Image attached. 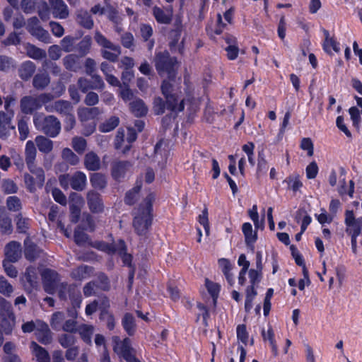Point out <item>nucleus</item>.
<instances>
[{
	"label": "nucleus",
	"instance_id": "obj_1",
	"mask_svg": "<svg viewBox=\"0 0 362 362\" xmlns=\"http://www.w3.org/2000/svg\"><path fill=\"white\" fill-rule=\"evenodd\" d=\"M154 193L151 192L138 206V213L133 218L132 226L136 235H145L153 224Z\"/></svg>",
	"mask_w": 362,
	"mask_h": 362
},
{
	"label": "nucleus",
	"instance_id": "obj_2",
	"mask_svg": "<svg viewBox=\"0 0 362 362\" xmlns=\"http://www.w3.org/2000/svg\"><path fill=\"white\" fill-rule=\"evenodd\" d=\"M154 64L160 76H166L170 80H175L179 67L177 57L171 56L166 49L156 52Z\"/></svg>",
	"mask_w": 362,
	"mask_h": 362
},
{
	"label": "nucleus",
	"instance_id": "obj_3",
	"mask_svg": "<svg viewBox=\"0 0 362 362\" xmlns=\"http://www.w3.org/2000/svg\"><path fill=\"white\" fill-rule=\"evenodd\" d=\"M175 80L163 79L160 85V90L167 103V109L173 112H181L185 110V100L179 102L177 93L175 92V86L172 81Z\"/></svg>",
	"mask_w": 362,
	"mask_h": 362
},
{
	"label": "nucleus",
	"instance_id": "obj_4",
	"mask_svg": "<svg viewBox=\"0 0 362 362\" xmlns=\"http://www.w3.org/2000/svg\"><path fill=\"white\" fill-rule=\"evenodd\" d=\"M35 127L49 137H55L61 130V123L59 119L52 115H35L33 117Z\"/></svg>",
	"mask_w": 362,
	"mask_h": 362
},
{
	"label": "nucleus",
	"instance_id": "obj_5",
	"mask_svg": "<svg viewBox=\"0 0 362 362\" xmlns=\"http://www.w3.org/2000/svg\"><path fill=\"white\" fill-rule=\"evenodd\" d=\"M53 96L50 93H42L36 97L25 95L21 99V109L23 114H33L43 105L52 101Z\"/></svg>",
	"mask_w": 362,
	"mask_h": 362
},
{
	"label": "nucleus",
	"instance_id": "obj_6",
	"mask_svg": "<svg viewBox=\"0 0 362 362\" xmlns=\"http://www.w3.org/2000/svg\"><path fill=\"white\" fill-rule=\"evenodd\" d=\"M112 341L113 351L119 358H124L127 362H141L136 357L129 338L126 337L121 340L118 337H115L112 339Z\"/></svg>",
	"mask_w": 362,
	"mask_h": 362
},
{
	"label": "nucleus",
	"instance_id": "obj_7",
	"mask_svg": "<svg viewBox=\"0 0 362 362\" xmlns=\"http://www.w3.org/2000/svg\"><path fill=\"white\" fill-rule=\"evenodd\" d=\"M25 28L29 34L39 41L46 44L52 43L50 35L40 25V21L36 16L28 19Z\"/></svg>",
	"mask_w": 362,
	"mask_h": 362
},
{
	"label": "nucleus",
	"instance_id": "obj_8",
	"mask_svg": "<svg viewBox=\"0 0 362 362\" xmlns=\"http://www.w3.org/2000/svg\"><path fill=\"white\" fill-rule=\"evenodd\" d=\"M41 277L45 292L53 294L60 281L59 273L50 268H46L41 272Z\"/></svg>",
	"mask_w": 362,
	"mask_h": 362
},
{
	"label": "nucleus",
	"instance_id": "obj_9",
	"mask_svg": "<svg viewBox=\"0 0 362 362\" xmlns=\"http://www.w3.org/2000/svg\"><path fill=\"white\" fill-rule=\"evenodd\" d=\"M35 336L37 340L42 344L49 345L52 344V330L49 328V325L42 320H37Z\"/></svg>",
	"mask_w": 362,
	"mask_h": 362
},
{
	"label": "nucleus",
	"instance_id": "obj_10",
	"mask_svg": "<svg viewBox=\"0 0 362 362\" xmlns=\"http://www.w3.org/2000/svg\"><path fill=\"white\" fill-rule=\"evenodd\" d=\"M132 163L129 160H115L111 163V176L117 182H121L127 175Z\"/></svg>",
	"mask_w": 362,
	"mask_h": 362
},
{
	"label": "nucleus",
	"instance_id": "obj_11",
	"mask_svg": "<svg viewBox=\"0 0 362 362\" xmlns=\"http://www.w3.org/2000/svg\"><path fill=\"white\" fill-rule=\"evenodd\" d=\"M86 199L88 208L92 213L99 214L104 211V202L99 192L90 190L87 193Z\"/></svg>",
	"mask_w": 362,
	"mask_h": 362
},
{
	"label": "nucleus",
	"instance_id": "obj_12",
	"mask_svg": "<svg viewBox=\"0 0 362 362\" xmlns=\"http://www.w3.org/2000/svg\"><path fill=\"white\" fill-rule=\"evenodd\" d=\"M6 259L8 262H16L22 257V246L18 241H11L4 248Z\"/></svg>",
	"mask_w": 362,
	"mask_h": 362
},
{
	"label": "nucleus",
	"instance_id": "obj_13",
	"mask_svg": "<svg viewBox=\"0 0 362 362\" xmlns=\"http://www.w3.org/2000/svg\"><path fill=\"white\" fill-rule=\"evenodd\" d=\"M321 30L325 37V40L322 44V49L324 52L329 55L333 54L332 50L337 53H339L341 50L340 43L337 40L335 37H330L329 31L328 30H325V28H322Z\"/></svg>",
	"mask_w": 362,
	"mask_h": 362
},
{
	"label": "nucleus",
	"instance_id": "obj_14",
	"mask_svg": "<svg viewBox=\"0 0 362 362\" xmlns=\"http://www.w3.org/2000/svg\"><path fill=\"white\" fill-rule=\"evenodd\" d=\"M13 118V117L6 115V112L0 110V139H7L10 131L15 130V126L11 124Z\"/></svg>",
	"mask_w": 362,
	"mask_h": 362
},
{
	"label": "nucleus",
	"instance_id": "obj_15",
	"mask_svg": "<svg viewBox=\"0 0 362 362\" xmlns=\"http://www.w3.org/2000/svg\"><path fill=\"white\" fill-rule=\"evenodd\" d=\"M153 16L156 21L160 24H170L173 20V8L170 6L168 9L164 11L163 8L155 6L152 11Z\"/></svg>",
	"mask_w": 362,
	"mask_h": 362
},
{
	"label": "nucleus",
	"instance_id": "obj_16",
	"mask_svg": "<svg viewBox=\"0 0 362 362\" xmlns=\"http://www.w3.org/2000/svg\"><path fill=\"white\" fill-rule=\"evenodd\" d=\"M48 1H49L54 17L64 19L69 16L68 7L63 0H48Z\"/></svg>",
	"mask_w": 362,
	"mask_h": 362
},
{
	"label": "nucleus",
	"instance_id": "obj_17",
	"mask_svg": "<svg viewBox=\"0 0 362 362\" xmlns=\"http://www.w3.org/2000/svg\"><path fill=\"white\" fill-rule=\"evenodd\" d=\"M62 158L65 161V163H62L57 165L60 170H67L68 167L66 163L71 165H76L79 162L78 157L69 148H64L62 151Z\"/></svg>",
	"mask_w": 362,
	"mask_h": 362
},
{
	"label": "nucleus",
	"instance_id": "obj_18",
	"mask_svg": "<svg viewBox=\"0 0 362 362\" xmlns=\"http://www.w3.org/2000/svg\"><path fill=\"white\" fill-rule=\"evenodd\" d=\"M36 148L31 140H28L25 148V161L30 173H34Z\"/></svg>",
	"mask_w": 362,
	"mask_h": 362
},
{
	"label": "nucleus",
	"instance_id": "obj_19",
	"mask_svg": "<svg viewBox=\"0 0 362 362\" xmlns=\"http://www.w3.org/2000/svg\"><path fill=\"white\" fill-rule=\"evenodd\" d=\"M242 233L245 237V242L247 247L254 248V245L257 241V233L253 231L252 226L250 222H245L242 225Z\"/></svg>",
	"mask_w": 362,
	"mask_h": 362
},
{
	"label": "nucleus",
	"instance_id": "obj_20",
	"mask_svg": "<svg viewBox=\"0 0 362 362\" xmlns=\"http://www.w3.org/2000/svg\"><path fill=\"white\" fill-rule=\"evenodd\" d=\"M12 220L4 208L0 207V232L10 235L13 233Z\"/></svg>",
	"mask_w": 362,
	"mask_h": 362
},
{
	"label": "nucleus",
	"instance_id": "obj_21",
	"mask_svg": "<svg viewBox=\"0 0 362 362\" xmlns=\"http://www.w3.org/2000/svg\"><path fill=\"white\" fill-rule=\"evenodd\" d=\"M84 165L88 170L98 171L101 166L100 158L95 152H88L84 156Z\"/></svg>",
	"mask_w": 362,
	"mask_h": 362
},
{
	"label": "nucleus",
	"instance_id": "obj_22",
	"mask_svg": "<svg viewBox=\"0 0 362 362\" xmlns=\"http://www.w3.org/2000/svg\"><path fill=\"white\" fill-rule=\"evenodd\" d=\"M0 329L5 335H11L16 325V317L14 313L0 315Z\"/></svg>",
	"mask_w": 362,
	"mask_h": 362
},
{
	"label": "nucleus",
	"instance_id": "obj_23",
	"mask_svg": "<svg viewBox=\"0 0 362 362\" xmlns=\"http://www.w3.org/2000/svg\"><path fill=\"white\" fill-rule=\"evenodd\" d=\"M24 277L25 279V286L27 289L33 290L38 287V277L36 268L32 266L25 269Z\"/></svg>",
	"mask_w": 362,
	"mask_h": 362
},
{
	"label": "nucleus",
	"instance_id": "obj_24",
	"mask_svg": "<svg viewBox=\"0 0 362 362\" xmlns=\"http://www.w3.org/2000/svg\"><path fill=\"white\" fill-rule=\"evenodd\" d=\"M100 114L101 110L98 107H85L80 108L78 112V115L81 121L96 119Z\"/></svg>",
	"mask_w": 362,
	"mask_h": 362
},
{
	"label": "nucleus",
	"instance_id": "obj_25",
	"mask_svg": "<svg viewBox=\"0 0 362 362\" xmlns=\"http://www.w3.org/2000/svg\"><path fill=\"white\" fill-rule=\"evenodd\" d=\"M130 110L136 117H144L148 114V107L141 98H136L131 102Z\"/></svg>",
	"mask_w": 362,
	"mask_h": 362
},
{
	"label": "nucleus",
	"instance_id": "obj_26",
	"mask_svg": "<svg viewBox=\"0 0 362 362\" xmlns=\"http://www.w3.org/2000/svg\"><path fill=\"white\" fill-rule=\"evenodd\" d=\"M52 107L59 113L61 117H64L68 114L74 112V107L71 102L64 100H58L54 102Z\"/></svg>",
	"mask_w": 362,
	"mask_h": 362
},
{
	"label": "nucleus",
	"instance_id": "obj_27",
	"mask_svg": "<svg viewBox=\"0 0 362 362\" xmlns=\"http://www.w3.org/2000/svg\"><path fill=\"white\" fill-rule=\"evenodd\" d=\"M140 33L143 40L148 43L147 45L148 49L151 50L155 45V40L154 39L151 38L153 35V30L152 25L149 23L141 24Z\"/></svg>",
	"mask_w": 362,
	"mask_h": 362
},
{
	"label": "nucleus",
	"instance_id": "obj_28",
	"mask_svg": "<svg viewBox=\"0 0 362 362\" xmlns=\"http://www.w3.org/2000/svg\"><path fill=\"white\" fill-rule=\"evenodd\" d=\"M122 325L129 337H132L134 335L136 329V325L135 318L132 314L130 313H125L122 320Z\"/></svg>",
	"mask_w": 362,
	"mask_h": 362
},
{
	"label": "nucleus",
	"instance_id": "obj_29",
	"mask_svg": "<svg viewBox=\"0 0 362 362\" xmlns=\"http://www.w3.org/2000/svg\"><path fill=\"white\" fill-rule=\"evenodd\" d=\"M30 347L33 349L36 361L37 362H50L49 351L35 341H32Z\"/></svg>",
	"mask_w": 362,
	"mask_h": 362
},
{
	"label": "nucleus",
	"instance_id": "obj_30",
	"mask_svg": "<svg viewBox=\"0 0 362 362\" xmlns=\"http://www.w3.org/2000/svg\"><path fill=\"white\" fill-rule=\"evenodd\" d=\"M40 255V250L38 246L33 242H24V257L30 261H35Z\"/></svg>",
	"mask_w": 362,
	"mask_h": 362
},
{
	"label": "nucleus",
	"instance_id": "obj_31",
	"mask_svg": "<svg viewBox=\"0 0 362 362\" xmlns=\"http://www.w3.org/2000/svg\"><path fill=\"white\" fill-rule=\"evenodd\" d=\"M86 176L81 171H76L71 179V187L76 191H82L86 184Z\"/></svg>",
	"mask_w": 362,
	"mask_h": 362
},
{
	"label": "nucleus",
	"instance_id": "obj_32",
	"mask_svg": "<svg viewBox=\"0 0 362 362\" xmlns=\"http://www.w3.org/2000/svg\"><path fill=\"white\" fill-rule=\"evenodd\" d=\"M67 293L74 308H80L82 301L81 291L77 288L76 284H70L67 288Z\"/></svg>",
	"mask_w": 362,
	"mask_h": 362
},
{
	"label": "nucleus",
	"instance_id": "obj_33",
	"mask_svg": "<svg viewBox=\"0 0 362 362\" xmlns=\"http://www.w3.org/2000/svg\"><path fill=\"white\" fill-rule=\"evenodd\" d=\"M35 69L36 66L33 62L30 61L25 62L23 64H21L18 69L19 76L23 80L27 81L32 77Z\"/></svg>",
	"mask_w": 362,
	"mask_h": 362
},
{
	"label": "nucleus",
	"instance_id": "obj_34",
	"mask_svg": "<svg viewBox=\"0 0 362 362\" xmlns=\"http://www.w3.org/2000/svg\"><path fill=\"white\" fill-rule=\"evenodd\" d=\"M76 22L81 26L87 29H91L94 25L91 15L87 11L83 10H81L77 12Z\"/></svg>",
	"mask_w": 362,
	"mask_h": 362
},
{
	"label": "nucleus",
	"instance_id": "obj_35",
	"mask_svg": "<svg viewBox=\"0 0 362 362\" xmlns=\"http://www.w3.org/2000/svg\"><path fill=\"white\" fill-rule=\"evenodd\" d=\"M49 83L50 77L46 73L37 74L33 78V86L38 90L45 89Z\"/></svg>",
	"mask_w": 362,
	"mask_h": 362
},
{
	"label": "nucleus",
	"instance_id": "obj_36",
	"mask_svg": "<svg viewBox=\"0 0 362 362\" xmlns=\"http://www.w3.org/2000/svg\"><path fill=\"white\" fill-rule=\"evenodd\" d=\"M141 189V183L136 185L128 190L124 196V203L129 206H133L137 201L139 194Z\"/></svg>",
	"mask_w": 362,
	"mask_h": 362
},
{
	"label": "nucleus",
	"instance_id": "obj_37",
	"mask_svg": "<svg viewBox=\"0 0 362 362\" xmlns=\"http://www.w3.org/2000/svg\"><path fill=\"white\" fill-rule=\"evenodd\" d=\"M35 142L38 150L44 153H49L53 148L52 141L50 139L40 135L35 139Z\"/></svg>",
	"mask_w": 362,
	"mask_h": 362
},
{
	"label": "nucleus",
	"instance_id": "obj_38",
	"mask_svg": "<svg viewBox=\"0 0 362 362\" xmlns=\"http://www.w3.org/2000/svg\"><path fill=\"white\" fill-rule=\"evenodd\" d=\"M90 245L98 249L99 251H103L108 255H114L116 253V246L112 243L105 242L104 240H97L90 242Z\"/></svg>",
	"mask_w": 362,
	"mask_h": 362
},
{
	"label": "nucleus",
	"instance_id": "obj_39",
	"mask_svg": "<svg viewBox=\"0 0 362 362\" xmlns=\"http://www.w3.org/2000/svg\"><path fill=\"white\" fill-rule=\"evenodd\" d=\"M90 182L92 187L95 189L103 190L107 185L105 176L99 173H94L90 176Z\"/></svg>",
	"mask_w": 362,
	"mask_h": 362
},
{
	"label": "nucleus",
	"instance_id": "obj_40",
	"mask_svg": "<svg viewBox=\"0 0 362 362\" xmlns=\"http://www.w3.org/2000/svg\"><path fill=\"white\" fill-rule=\"evenodd\" d=\"M92 269L93 267L88 265L78 266L71 272V278L75 281H82L88 276Z\"/></svg>",
	"mask_w": 362,
	"mask_h": 362
},
{
	"label": "nucleus",
	"instance_id": "obj_41",
	"mask_svg": "<svg viewBox=\"0 0 362 362\" xmlns=\"http://www.w3.org/2000/svg\"><path fill=\"white\" fill-rule=\"evenodd\" d=\"M205 286L209 293L211 295L214 303H216L221 291V286L218 284L211 281L209 279H206Z\"/></svg>",
	"mask_w": 362,
	"mask_h": 362
},
{
	"label": "nucleus",
	"instance_id": "obj_42",
	"mask_svg": "<svg viewBox=\"0 0 362 362\" xmlns=\"http://www.w3.org/2000/svg\"><path fill=\"white\" fill-rule=\"evenodd\" d=\"M27 54L31 59L35 60H40L46 57V51L43 49L39 48L34 45L29 44L27 47Z\"/></svg>",
	"mask_w": 362,
	"mask_h": 362
},
{
	"label": "nucleus",
	"instance_id": "obj_43",
	"mask_svg": "<svg viewBox=\"0 0 362 362\" xmlns=\"http://www.w3.org/2000/svg\"><path fill=\"white\" fill-rule=\"evenodd\" d=\"M119 124V119L116 116H112L107 120H105L103 123H102L100 127V131L102 132H109L112 130L115 129Z\"/></svg>",
	"mask_w": 362,
	"mask_h": 362
},
{
	"label": "nucleus",
	"instance_id": "obj_44",
	"mask_svg": "<svg viewBox=\"0 0 362 362\" xmlns=\"http://www.w3.org/2000/svg\"><path fill=\"white\" fill-rule=\"evenodd\" d=\"M284 183L288 184V189H291L293 192H296L303 187V182L300 181L299 175H288L284 180Z\"/></svg>",
	"mask_w": 362,
	"mask_h": 362
},
{
	"label": "nucleus",
	"instance_id": "obj_45",
	"mask_svg": "<svg viewBox=\"0 0 362 362\" xmlns=\"http://www.w3.org/2000/svg\"><path fill=\"white\" fill-rule=\"evenodd\" d=\"M91 37L88 35L85 36L76 45V50L81 56H84L88 53L91 47Z\"/></svg>",
	"mask_w": 362,
	"mask_h": 362
},
{
	"label": "nucleus",
	"instance_id": "obj_46",
	"mask_svg": "<svg viewBox=\"0 0 362 362\" xmlns=\"http://www.w3.org/2000/svg\"><path fill=\"white\" fill-rule=\"evenodd\" d=\"M95 281H96L97 288L104 291H107L110 290V280L105 273L103 272L98 273L97 279Z\"/></svg>",
	"mask_w": 362,
	"mask_h": 362
},
{
	"label": "nucleus",
	"instance_id": "obj_47",
	"mask_svg": "<svg viewBox=\"0 0 362 362\" xmlns=\"http://www.w3.org/2000/svg\"><path fill=\"white\" fill-rule=\"evenodd\" d=\"M77 339L69 334H62L58 337V342L63 348H69L76 345Z\"/></svg>",
	"mask_w": 362,
	"mask_h": 362
},
{
	"label": "nucleus",
	"instance_id": "obj_48",
	"mask_svg": "<svg viewBox=\"0 0 362 362\" xmlns=\"http://www.w3.org/2000/svg\"><path fill=\"white\" fill-rule=\"evenodd\" d=\"M268 169L267 161L264 154V151L259 152L257 165V175L259 177L263 174H266Z\"/></svg>",
	"mask_w": 362,
	"mask_h": 362
},
{
	"label": "nucleus",
	"instance_id": "obj_49",
	"mask_svg": "<svg viewBox=\"0 0 362 362\" xmlns=\"http://www.w3.org/2000/svg\"><path fill=\"white\" fill-rule=\"evenodd\" d=\"M29 120L28 117H21L18 122V129L20 134V138L21 141H25V139L28 136L29 129L28 125V122Z\"/></svg>",
	"mask_w": 362,
	"mask_h": 362
},
{
	"label": "nucleus",
	"instance_id": "obj_50",
	"mask_svg": "<svg viewBox=\"0 0 362 362\" xmlns=\"http://www.w3.org/2000/svg\"><path fill=\"white\" fill-rule=\"evenodd\" d=\"M16 220L18 232L20 233H25L29 228L30 219L28 218L23 217L22 214L19 213L16 216Z\"/></svg>",
	"mask_w": 362,
	"mask_h": 362
},
{
	"label": "nucleus",
	"instance_id": "obj_51",
	"mask_svg": "<svg viewBox=\"0 0 362 362\" xmlns=\"http://www.w3.org/2000/svg\"><path fill=\"white\" fill-rule=\"evenodd\" d=\"M72 147L78 154H83L87 147L86 140L81 136H75L72 139Z\"/></svg>",
	"mask_w": 362,
	"mask_h": 362
},
{
	"label": "nucleus",
	"instance_id": "obj_52",
	"mask_svg": "<svg viewBox=\"0 0 362 362\" xmlns=\"http://www.w3.org/2000/svg\"><path fill=\"white\" fill-rule=\"evenodd\" d=\"M6 206L11 211L18 212L22 209V202L18 197L13 195L7 198Z\"/></svg>",
	"mask_w": 362,
	"mask_h": 362
},
{
	"label": "nucleus",
	"instance_id": "obj_53",
	"mask_svg": "<svg viewBox=\"0 0 362 362\" xmlns=\"http://www.w3.org/2000/svg\"><path fill=\"white\" fill-rule=\"evenodd\" d=\"M93 327L91 325H83L79 329L81 339L87 344H91Z\"/></svg>",
	"mask_w": 362,
	"mask_h": 362
},
{
	"label": "nucleus",
	"instance_id": "obj_54",
	"mask_svg": "<svg viewBox=\"0 0 362 362\" xmlns=\"http://www.w3.org/2000/svg\"><path fill=\"white\" fill-rule=\"evenodd\" d=\"M64 66L66 69L71 71H77V56L75 54H68L63 59Z\"/></svg>",
	"mask_w": 362,
	"mask_h": 362
},
{
	"label": "nucleus",
	"instance_id": "obj_55",
	"mask_svg": "<svg viewBox=\"0 0 362 362\" xmlns=\"http://www.w3.org/2000/svg\"><path fill=\"white\" fill-rule=\"evenodd\" d=\"M362 230V217L357 218L356 222H354L350 227H346V232L350 235L354 237H358L361 234Z\"/></svg>",
	"mask_w": 362,
	"mask_h": 362
},
{
	"label": "nucleus",
	"instance_id": "obj_56",
	"mask_svg": "<svg viewBox=\"0 0 362 362\" xmlns=\"http://www.w3.org/2000/svg\"><path fill=\"white\" fill-rule=\"evenodd\" d=\"M236 337H238V340H239L241 343L247 345L249 335L247 331L246 325L245 324H240L238 325V327H236Z\"/></svg>",
	"mask_w": 362,
	"mask_h": 362
},
{
	"label": "nucleus",
	"instance_id": "obj_57",
	"mask_svg": "<svg viewBox=\"0 0 362 362\" xmlns=\"http://www.w3.org/2000/svg\"><path fill=\"white\" fill-rule=\"evenodd\" d=\"M153 108L156 115H161L167 107L166 100L165 101L160 97H156L153 103Z\"/></svg>",
	"mask_w": 362,
	"mask_h": 362
},
{
	"label": "nucleus",
	"instance_id": "obj_58",
	"mask_svg": "<svg viewBox=\"0 0 362 362\" xmlns=\"http://www.w3.org/2000/svg\"><path fill=\"white\" fill-rule=\"evenodd\" d=\"M177 112H178L171 111L170 113H168L161 119V127L164 131L167 130L168 129H170L172 127L173 122L177 118Z\"/></svg>",
	"mask_w": 362,
	"mask_h": 362
},
{
	"label": "nucleus",
	"instance_id": "obj_59",
	"mask_svg": "<svg viewBox=\"0 0 362 362\" xmlns=\"http://www.w3.org/2000/svg\"><path fill=\"white\" fill-rule=\"evenodd\" d=\"M300 148L307 151L308 156L314 155V144L310 137H303L300 141Z\"/></svg>",
	"mask_w": 362,
	"mask_h": 362
},
{
	"label": "nucleus",
	"instance_id": "obj_60",
	"mask_svg": "<svg viewBox=\"0 0 362 362\" xmlns=\"http://www.w3.org/2000/svg\"><path fill=\"white\" fill-rule=\"evenodd\" d=\"M1 189L5 194H11L17 192L18 187L14 181L6 179L2 182Z\"/></svg>",
	"mask_w": 362,
	"mask_h": 362
},
{
	"label": "nucleus",
	"instance_id": "obj_61",
	"mask_svg": "<svg viewBox=\"0 0 362 362\" xmlns=\"http://www.w3.org/2000/svg\"><path fill=\"white\" fill-rule=\"evenodd\" d=\"M52 197L55 202L59 204L62 206H66L67 200L66 195L59 188L54 187L52 189Z\"/></svg>",
	"mask_w": 362,
	"mask_h": 362
},
{
	"label": "nucleus",
	"instance_id": "obj_62",
	"mask_svg": "<svg viewBox=\"0 0 362 362\" xmlns=\"http://www.w3.org/2000/svg\"><path fill=\"white\" fill-rule=\"evenodd\" d=\"M349 114L352 121L353 126L358 129L361 121L360 110L358 107L353 106L349 109Z\"/></svg>",
	"mask_w": 362,
	"mask_h": 362
},
{
	"label": "nucleus",
	"instance_id": "obj_63",
	"mask_svg": "<svg viewBox=\"0 0 362 362\" xmlns=\"http://www.w3.org/2000/svg\"><path fill=\"white\" fill-rule=\"evenodd\" d=\"M64 320V314L62 312H55L51 317V326L55 330H58L62 326V323Z\"/></svg>",
	"mask_w": 362,
	"mask_h": 362
},
{
	"label": "nucleus",
	"instance_id": "obj_64",
	"mask_svg": "<svg viewBox=\"0 0 362 362\" xmlns=\"http://www.w3.org/2000/svg\"><path fill=\"white\" fill-rule=\"evenodd\" d=\"M13 291V286L4 277H3V276H0V293L3 295L9 296Z\"/></svg>",
	"mask_w": 362,
	"mask_h": 362
}]
</instances>
